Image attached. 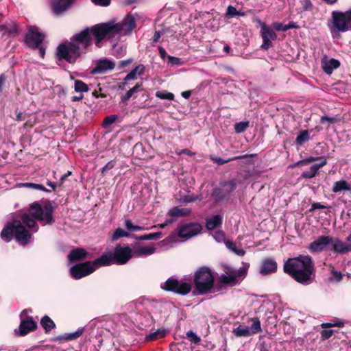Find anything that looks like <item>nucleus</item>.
Returning <instances> with one entry per match:
<instances>
[{
  "label": "nucleus",
  "mask_w": 351,
  "mask_h": 351,
  "mask_svg": "<svg viewBox=\"0 0 351 351\" xmlns=\"http://www.w3.org/2000/svg\"><path fill=\"white\" fill-rule=\"evenodd\" d=\"M115 67V64L112 61L105 59L99 60L96 66L93 69L92 73H104L107 71L112 70Z\"/></svg>",
  "instance_id": "21"
},
{
  "label": "nucleus",
  "mask_w": 351,
  "mask_h": 351,
  "mask_svg": "<svg viewBox=\"0 0 351 351\" xmlns=\"http://www.w3.org/2000/svg\"><path fill=\"white\" fill-rule=\"evenodd\" d=\"M16 230L15 239L16 241L22 245H27L32 237V234L21 223V221L15 220Z\"/></svg>",
  "instance_id": "16"
},
{
  "label": "nucleus",
  "mask_w": 351,
  "mask_h": 351,
  "mask_svg": "<svg viewBox=\"0 0 351 351\" xmlns=\"http://www.w3.org/2000/svg\"><path fill=\"white\" fill-rule=\"evenodd\" d=\"M25 119V115L21 111L16 110V121H21Z\"/></svg>",
  "instance_id": "64"
},
{
  "label": "nucleus",
  "mask_w": 351,
  "mask_h": 351,
  "mask_svg": "<svg viewBox=\"0 0 351 351\" xmlns=\"http://www.w3.org/2000/svg\"><path fill=\"white\" fill-rule=\"evenodd\" d=\"M114 167V162L113 160L108 162L102 169L101 173L105 175V173L112 169Z\"/></svg>",
  "instance_id": "59"
},
{
  "label": "nucleus",
  "mask_w": 351,
  "mask_h": 351,
  "mask_svg": "<svg viewBox=\"0 0 351 351\" xmlns=\"http://www.w3.org/2000/svg\"><path fill=\"white\" fill-rule=\"evenodd\" d=\"M125 227L129 230V231H132V230L134 228V224L132 221V220L130 219H125Z\"/></svg>",
  "instance_id": "63"
},
{
  "label": "nucleus",
  "mask_w": 351,
  "mask_h": 351,
  "mask_svg": "<svg viewBox=\"0 0 351 351\" xmlns=\"http://www.w3.org/2000/svg\"><path fill=\"white\" fill-rule=\"evenodd\" d=\"M278 265L275 260L271 258H266L262 261L260 273L263 275H267L275 273L277 271Z\"/></svg>",
  "instance_id": "19"
},
{
  "label": "nucleus",
  "mask_w": 351,
  "mask_h": 351,
  "mask_svg": "<svg viewBox=\"0 0 351 351\" xmlns=\"http://www.w3.org/2000/svg\"><path fill=\"white\" fill-rule=\"evenodd\" d=\"M247 270L246 267H242L237 270L231 271L229 275H221L220 281L223 285H236L238 282L239 278L246 276Z\"/></svg>",
  "instance_id": "15"
},
{
  "label": "nucleus",
  "mask_w": 351,
  "mask_h": 351,
  "mask_svg": "<svg viewBox=\"0 0 351 351\" xmlns=\"http://www.w3.org/2000/svg\"><path fill=\"white\" fill-rule=\"evenodd\" d=\"M40 325L45 330V333H49L56 328L54 322L48 316L44 315L40 319Z\"/></svg>",
  "instance_id": "29"
},
{
  "label": "nucleus",
  "mask_w": 351,
  "mask_h": 351,
  "mask_svg": "<svg viewBox=\"0 0 351 351\" xmlns=\"http://www.w3.org/2000/svg\"><path fill=\"white\" fill-rule=\"evenodd\" d=\"M271 26L276 31L286 32L288 30L287 25H284L280 22H274Z\"/></svg>",
  "instance_id": "54"
},
{
  "label": "nucleus",
  "mask_w": 351,
  "mask_h": 351,
  "mask_svg": "<svg viewBox=\"0 0 351 351\" xmlns=\"http://www.w3.org/2000/svg\"><path fill=\"white\" fill-rule=\"evenodd\" d=\"M0 31H4L9 34H12L18 32V27L14 22L10 21L6 22L5 24L1 25Z\"/></svg>",
  "instance_id": "32"
},
{
  "label": "nucleus",
  "mask_w": 351,
  "mask_h": 351,
  "mask_svg": "<svg viewBox=\"0 0 351 351\" xmlns=\"http://www.w3.org/2000/svg\"><path fill=\"white\" fill-rule=\"evenodd\" d=\"M129 236H130L129 232L125 231L124 230H123L121 228H118L114 232L112 237V239L113 241H116V240L120 239L121 237H127Z\"/></svg>",
  "instance_id": "46"
},
{
  "label": "nucleus",
  "mask_w": 351,
  "mask_h": 351,
  "mask_svg": "<svg viewBox=\"0 0 351 351\" xmlns=\"http://www.w3.org/2000/svg\"><path fill=\"white\" fill-rule=\"evenodd\" d=\"M162 233L161 232H153L141 236H137L134 234L132 235V237L137 241L160 239L162 238Z\"/></svg>",
  "instance_id": "31"
},
{
  "label": "nucleus",
  "mask_w": 351,
  "mask_h": 351,
  "mask_svg": "<svg viewBox=\"0 0 351 351\" xmlns=\"http://www.w3.org/2000/svg\"><path fill=\"white\" fill-rule=\"evenodd\" d=\"M75 91L80 93L88 92L89 88L88 85L80 80H75L74 83Z\"/></svg>",
  "instance_id": "38"
},
{
  "label": "nucleus",
  "mask_w": 351,
  "mask_h": 351,
  "mask_svg": "<svg viewBox=\"0 0 351 351\" xmlns=\"http://www.w3.org/2000/svg\"><path fill=\"white\" fill-rule=\"evenodd\" d=\"M323 160H326L325 158L324 157H313V156H310L308 158H306L305 159H303V160H299L298 162H297V165L298 166H304V165H309L311 164V162H315V161H317V160H321L323 161Z\"/></svg>",
  "instance_id": "42"
},
{
  "label": "nucleus",
  "mask_w": 351,
  "mask_h": 351,
  "mask_svg": "<svg viewBox=\"0 0 351 351\" xmlns=\"http://www.w3.org/2000/svg\"><path fill=\"white\" fill-rule=\"evenodd\" d=\"M193 284L198 294L203 295L210 292L215 285V278L211 269L206 266L199 267L194 274Z\"/></svg>",
  "instance_id": "5"
},
{
  "label": "nucleus",
  "mask_w": 351,
  "mask_h": 351,
  "mask_svg": "<svg viewBox=\"0 0 351 351\" xmlns=\"http://www.w3.org/2000/svg\"><path fill=\"white\" fill-rule=\"evenodd\" d=\"M23 186L28 187V188H31L32 189L40 190V191H43L45 192H50L51 191L50 190L46 189L43 184H40L26 182V183L23 184Z\"/></svg>",
  "instance_id": "47"
},
{
  "label": "nucleus",
  "mask_w": 351,
  "mask_h": 351,
  "mask_svg": "<svg viewBox=\"0 0 351 351\" xmlns=\"http://www.w3.org/2000/svg\"><path fill=\"white\" fill-rule=\"evenodd\" d=\"M160 288L165 291L173 292L178 295H185L191 291L192 284L182 280L180 281L177 278L171 277L163 284H161Z\"/></svg>",
  "instance_id": "10"
},
{
  "label": "nucleus",
  "mask_w": 351,
  "mask_h": 351,
  "mask_svg": "<svg viewBox=\"0 0 351 351\" xmlns=\"http://www.w3.org/2000/svg\"><path fill=\"white\" fill-rule=\"evenodd\" d=\"M329 267L330 268V275L328 277V281L330 282H341L343 279L342 273L335 269L332 265H329Z\"/></svg>",
  "instance_id": "33"
},
{
  "label": "nucleus",
  "mask_w": 351,
  "mask_h": 351,
  "mask_svg": "<svg viewBox=\"0 0 351 351\" xmlns=\"http://www.w3.org/2000/svg\"><path fill=\"white\" fill-rule=\"evenodd\" d=\"M88 255V252L84 248L76 247L70 251L67 258L71 263H76L85 260Z\"/></svg>",
  "instance_id": "20"
},
{
  "label": "nucleus",
  "mask_w": 351,
  "mask_h": 351,
  "mask_svg": "<svg viewBox=\"0 0 351 351\" xmlns=\"http://www.w3.org/2000/svg\"><path fill=\"white\" fill-rule=\"evenodd\" d=\"M258 22L261 25V34L263 39V43L261 47L262 49L267 51L273 46L272 40L276 39L277 35L271 27L259 19Z\"/></svg>",
  "instance_id": "13"
},
{
  "label": "nucleus",
  "mask_w": 351,
  "mask_h": 351,
  "mask_svg": "<svg viewBox=\"0 0 351 351\" xmlns=\"http://www.w3.org/2000/svg\"><path fill=\"white\" fill-rule=\"evenodd\" d=\"M250 156V155H247V154H245V155H243V156H237V157H234L233 158H230V159H227V160H224L220 157H217V156H210V160L214 162L215 163L219 165H223L225 163H227L230 161H232V160H237V159H242V158H248Z\"/></svg>",
  "instance_id": "36"
},
{
  "label": "nucleus",
  "mask_w": 351,
  "mask_h": 351,
  "mask_svg": "<svg viewBox=\"0 0 351 351\" xmlns=\"http://www.w3.org/2000/svg\"><path fill=\"white\" fill-rule=\"evenodd\" d=\"M98 346V351H114V344L106 339L100 341Z\"/></svg>",
  "instance_id": "40"
},
{
  "label": "nucleus",
  "mask_w": 351,
  "mask_h": 351,
  "mask_svg": "<svg viewBox=\"0 0 351 351\" xmlns=\"http://www.w3.org/2000/svg\"><path fill=\"white\" fill-rule=\"evenodd\" d=\"M55 207L51 201L47 200L43 206L38 202L32 203L29 208V214L24 213L21 217V222L29 228L38 229L36 220L39 221L43 225H51L54 222L53 213Z\"/></svg>",
  "instance_id": "3"
},
{
  "label": "nucleus",
  "mask_w": 351,
  "mask_h": 351,
  "mask_svg": "<svg viewBox=\"0 0 351 351\" xmlns=\"http://www.w3.org/2000/svg\"><path fill=\"white\" fill-rule=\"evenodd\" d=\"M191 210L189 208H180L178 206L169 210L168 215L173 217H186L191 214Z\"/></svg>",
  "instance_id": "28"
},
{
  "label": "nucleus",
  "mask_w": 351,
  "mask_h": 351,
  "mask_svg": "<svg viewBox=\"0 0 351 351\" xmlns=\"http://www.w3.org/2000/svg\"><path fill=\"white\" fill-rule=\"evenodd\" d=\"M92 1L98 5L108 6L110 3V0H92Z\"/></svg>",
  "instance_id": "60"
},
{
  "label": "nucleus",
  "mask_w": 351,
  "mask_h": 351,
  "mask_svg": "<svg viewBox=\"0 0 351 351\" xmlns=\"http://www.w3.org/2000/svg\"><path fill=\"white\" fill-rule=\"evenodd\" d=\"M21 322L19 326V331L16 332L19 336H25L37 329V323L31 316H25V318H20Z\"/></svg>",
  "instance_id": "14"
},
{
  "label": "nucleus",
  "mask_w": 351,
  "mask_h": 351,
  "mask_svg": "<svg viewBox=\"0 0 351 351\" xmlns=\"http://www.w3.org/2000/svg\"><path fill=\"white\" fill-rule=\"evenodd\" d=\"M328 25L332 36L351 31V9L345 12L335 10L331 13V19Z\"/></svg>",
  "instance_id": "6"
},
{
  "label": "nucleus",
  "mask_w": 351,
  "mask_h": 351,
  "mask_svg": "<svg viewBox=\"0 0 351 351\" xmlns=\"http://www.w3.org/2000/svg\"><path fill=\"white\" fill-rule=\"evenodd\" d=\"M214 238L215 239V240L217 241L221 242V241L225 240V234L223 233V231L218 230V231L215 232Z\"/></svg>",
  "instance_id": "58"
},
{
  "label": "nucleus",
  "mask_w": 351,
  "mask_h": 351,
  "mask_svg": "<svg viewBox=\"0 0 351 351\" xmlns=\"http://www.w3.org/2000/svg\"><path fill=\"white\" fill-rule=\"evenodd\" d=\"M133 60L132 58L121 60L119 64V67L120 69L124 68L127 66L128 64H131Z\"/></svg>",
  "instance_id": "62"
},
{
  "label": "nucleus",
  "mask_w": 351,
  "mask_h": 351,
  "mask_svg": "<svg viewBox=\"0 0 351 351\" xmlns=\"http://www.w3.org/2000/svg\"><path fill=\"white\" fill-rule=\"evenodd\" d=\"M283 271L298 283L305 286L314 282L316 273L313 258L303 254L285 261Z\"/></svg>",
  "instance_id": "2"
},
{
  "label": "nucleus",
  "mask_w": 351,
  "mask_h": 351,
  "mask_svg": "<svg viewBox=\"0 0 351 351\" xmlns=\"http://www.w3.org/2000/svg\"><path fill=\"white\" fill-rule=\"evenodd\" d=\"M310 140L309 132L308 130H300L295 139V143L297 145H302L306 142Z\"/></svg>",
  "instance_id": "34"
},
{
  "label": "nucleus",
  "mask_w": 351,
  "mask_h": 351,
  "mask_svg": "<svg viewBox=\"0 0 351 351\" xmlns=\"http://www.w3.org/2000/svg\"><path fill=\"white\" fill-rule=\"evenodd\" d=\"M167 334L165 329H158L156 331L150 333L145 337L146 341H154L164 337Z\"/></svg>",
  "instance_id": "37"
},
{
  "label": "nucleus",
  "mask_w": 351,
  "mask_h": 351,
  "mask_svg": "<svg viewBox=\"0 0 351 351\" xmlns=\"http://www.w3.org/2000/svg\"><path fill=\"white\" fill-rule=\"evenodd\" d=\"M240 14V11H237V9L232 5H229L227 8L226 15L229 18L234 17Z\"/></svg>",
  "instance_id": "53"
},
{
  "label": "nucleus",
  "mask_w": 351,
  "mask_h": 351,
  "mask_svg": "<svg viewBox=\"0 0 351 351\" xmlns=\"http://www.w3.org/2000/svg\"><path fill=\"white\" fill-rule=\"evenodd\" d=\"M15 220L11 223H8L1 232V238L5 242H10L14 235L16 230Z\"/></svg>",
  "instance_id": "22"
},
{
  "label": "nucleus",
  "mask_w": 351,
  "mask_h": 351,
  "mask_svg": "<svg viewBox=\"0 0 351 351\" xmlns=\"http://www.w3.org/2000/svg\"><path fill=\"white\" fill-rule=\"evenodd\" d=\"M101 23L95 25L90 28L86 27L80 32L73 35L70 41L61 43L57 47L56 56L60 61L64 60L69 64H75L76 61L86 53L88 48L93 45V36L95 39L97 45L102 40H98L95 35L96 27H99Z\"/></svg>",
  "instance_id": "1"
},
{
  "label": "nucleus",
  "mask_w": 351,
  "mask_h": 351,
  "mask_svg": "<svg viewBox=\"0 0 351 351\" xmlns=\"http://www.w3.org/2000/svg\"><path fill=\"white\" fill-rule=\"evenodd\" d=\"M6 80H7V77L5 75V73H1L0 75V95L2 93L3 87L5 85Z\"/></svg>",
  "instance_id": "61"
},
{
  "label": "nucleus",
  "mask_w": 351,
  "mask_h": 351,
  "mask_svg": "<svg viewBox=\"0 0 351 351\" xmlns=\"http://www.w3.org/2000/svg\"><path fill=\"white\" fill-rule=\"evenodd\" d=\"M202 198L198 195H184L181 199V202L183 203L193 202L196 200H201Z\"/></svg>",
  "instance_id": "51"
},
{
  "label": "nucleus",
  "mask_w": 351,
  "mask_h": 351,
  "mask_svg": "<svg viewBox=\"0 0 351 351\" xmlns=\"http://www.w3.org/2000/svg\"><path fill=\"white\" fill-rule=\"evenodd\" d=\"M344 326V323L343 322H327V323H323L321 324V327L322 328H330L334 326L337 327H343Z\"/></svg>",
  "instance_id": "52"
},
{
  "label": "nucleus",
  "mask_w": 351,
  "mask_h": 351,
  "mask_svg": "<svg viewBox=\"0 0 351 351\" xmlns=\"http://www.w3.org/2000/svg\"><path fill=\"white\" fill-rule=\"evenodd\" d=\"M156 97L160 99L173 100L174 95L172 93H169L167 90L157 91L156 93Z\"/></svg>",
  "instance_id": "45"
},
{
  "label": "nucleus",
  "mask_w": 351,
  "mask_h": 351,
  "mask_svg": "<svg viewBox=\"0 0 351 351\" xmlns=\"http://www.w3.org/2000/svg\"><path fill=\"white\" fill-rule=\"evenodd\" d=\"M100 25L101 26L96 27L95 29L99 40H103L106 36H114L122 31L131 32L136 27V21L132 15L128 14L121 23L108 22L101 23Z\"/></svg>",
  "instance_id": "4"
},
{
  "label": "nucleus",
  "mask_w": 351,
  "mask_h": 351,
  "mask_svg": "<svg viewBox=\"0 0 351 351\" xmlns=\"http://www.w3.org/2000/svg\"><path fill=\"white\" fill-rule=\"evenodd\" d=\"M222 217L219 215H216L212 217L206 219V228L208 230H213L222 224Z\"/></svg>",
  "instance_id": "26"
},
{
  "label": "nucleus",
  "mask_w": 351,
  "mask_h": 351,
  "mask_svg": "<svg viewBox=\"0 0 351 351\" xmlns=\"http://www.w3.org/2000/svg\"><path fill=\"white\" fill-rule=\"evenodd\" d=\"M302 5V11H310L312 12L314 9V5L311 0H302L300 1Z\"/></svg>",
  "instance_id": "49"
},
{
  "label": "nucleus",
  "mask_w": 351,
  "mask_h": 351,
  "mask_svg": "<svg viewBox=\"0 0 351 351\" xmlns=\"http://www.w3.org/2000/svg\"><path fill=\"white\" fill-rule=\"evenodd\" d=\"M225 245L228 250L238 256H243L245 254V251L243 249H239L236 243L232 241L228 240L225 241Z\"/></svg>",
  "instance_id": "35"
},
{
  "label": "nucleus",
  "mask_w": 351,
  "mask_h": 351,
  "mask_svg": "<svg viewBox=\"0 0 351 351\" xmlns=\"http://www.w3.org/2000/svg\"><path fill=\"white\" fill-rule=\"evenodd\" d=\"M105 261L104 257H99L93 261L77 263L71 267V275L75 280L81 279L93 273L96 269L104 267L103 263Z\"/></svg>",
  "instance_id": "8"
},
{
  "label": "nucleus",
  "mask_w": 351,
  "mask_h": 351,
  "mask_svg": "<svg viewBox=\"0 0 351 351\" xmlns=\"http://www.w3.org/2000/svg\"><path fill=\"white\" fill-rule=\"evenodd\" d=\"M237 189V182L234 179L221 182L219 186L213 189L211 197L215 202L228 201L231 193Z\"/></svg>",
  "instance_id": "9"
},
{
  "label": "nucleus",
  "mask_w": 351,
  "mask_h": 351,
  "mask_svg": "<svg viewBox=\"0 0 351 351\" xmlns=\"http://www.w3.org/2000/svg\"><path fill=\"white\" fill-rule=\"evenodd\" d=\"M334 333V330H326L324 328V330H323L322 332H321V339L322 340H326V339H328Z\"/></svg>",
  "instance_id": "55"
},
{
  "label": "nucleus",
  "mask_w": 351,
  "mask_h": 351,
  "mask_svg": "<svg viewBox=\"0 0 351 351\" xmlns=\"http://www.w3.org/2000/svg\"><path fill=\"white\" fill-rule=\"evenodd\" d=\"M117 118V115L115 114L106 117L103 121L102 126L104 128H108L110 125L116 121Z\"/></svg>",
  "instance_id": "48"
},
{
  "label": "nucleus",
  "mask_w": 351,
  "mask_h": 351,
  "mask_svg": "<svg viewBox=\"0 0 351 351\" xmlns=\"http://www.w3.org/2000/svg\"><path fill=\"white\" fill-rule=\"evenodd\" d=\"M332 250L338 254H343L351 252V243H345L337 239L332 243Z\"/></svg>",
  "instance_id": "24"
},
{
  "label": "nucleus",
  "mask_w": 351,
  "mask_h": 351,
  "mask_svg": "<svg viewBox=\"0 0 351 351\" xmlns=\"http://www.w3.org/2000/svg\"><path fill=\"white\" fill-rule=\"evenodd\" d=\"M100 257L106 259L103 263L104 266H108L112 263L117 265H124L127 263L132 257V250L129 246H121L117 245L114 250V252L104 253Z\"/></svg>",
  "instance_id": "7"
},
{
  "label": "nucleus",
  "mask_w": 351,
  "mask_h": 351,
  "mask_svg": "<svg viewBox=\"0 0 351 351\" xmlns=\"http://www.w3.org/2000/svg\"><path fill=\"white\" fill-rule=\"evenodd\" d=\"M340 66V62L338 60L331 58L328 61H324L322 63V67L326 74H331L333 71Z\"/></svg>",
  "instance_id": "25"
},
{
  "label": "nucleus",
  "mask_w": 351,
  "mask_h": 351,
  "mask_svg": "<svg viewBox=\"0 0 351 351\" xmlns=\"http://www.w3.org/2000/svg\"><path fill=\"white\" fill-rule=\"evenodd\" d=\"M234 333L237 337H249L252 334L249 327L241 325L234 330Z\"/></svg>",
  "instance_id": "39"
},
{
  "label": "nucleus",
  "mask_w": 351,
  "mask_h": 351,
  "mask_svg": "<svg viewBox=\"0 0 351 351\" xmlns=\"http://www.w3.org/2000/svg\"><path fill=\"white\" fill-rule=\"evenodd\" d=\"M145 67L143 64H140L137 65L134 69H132L127 75L125 77V81H129L130 80H135L137 78V75H143L145 72Z\"/></svg>",
  "instance_id": "27"
},
{
  "label": "nucleus",
  "mask_w": 351,
  "mask_h": 351,
  "mask_svg": "<svg viewBox=\"0 0 351 351\" xmlns=\"http://www.w3.org/2000/svg\"><path fill=\"white\" fill-rule=\"evenodd\" d=\"M155 252V248L153 247H148V246H141L139 247L136 250V253L138 256L142 255H150L154 254Z\"/></svg>",
  "instance_id": "41"
},
{
  "label": "nucleus",
  "mask_w": 351,
  "mask_h": 351,
  "mask_svg": "<svg viewBox=\"0 0 351 351\" xmlns=\"http://www.w3.org/2000/svg\"><path fill=\"white\" fill-rule=\"evenodd\" d=\"M202 230V225L197 222L180 224L177 228L178 237L185 239H189L199 234Z\"/></svg>",
  "instance_id": "12"
},
{
  "label": "nucleus",
  "mask_w": 351,
  "mask_h": 351,
  "mask_svg": "<svg viewBox=\"0 0 351 351\" xmlns=\"http://www.w3.org/2000/svg\"><path fill=\"white\" fill-rule=\"evenodd\" d=\"M142 83H137L134 87L128 90L125 95L121 97V102L126 103L134 93L142 90Z\"/></svg>",
  "instance_id": "30"
},
{
  "label": "nucleus",
  "mask_w": 351,
  "mask_h": 351,
  "mask_svg": "<svg viewBox=\"0 0 351 351\" xmlns=\"http://www.w3.org/2000/svg\"><path fill=\"white\" fill-rule=\"evenodd\" d=\"M187 339L192 343L197 344L200 342L201 339L193 330H189L186 334Z\"/></svg>",
  "instance_id": "50"
},
{
  "label": "nucleus",
  "mask_w": 351,
  "mask_h": 351,
  "mask_svg": "<svg viewBox=\"0 0 351 351\" xmlns=\"http://www.w3.org/2000/svg\"><path fill=\"white\" fill-rule=\"evenodd\" d=\"M326 165L327 160H323V161L320 162L319 163L314 164L310 167L309 170L303 171L302 173V177L306 179H311L316 176L318 170L320 168Z\"/></svg>",
  "instance_id": "23"
},
{
  "label": "nucleus",
  "mask_w": 351,
  "mask_h": 351,
  "mask_svg": "<svg viewBox=\"0 0 351 351\" xmlns=\"http://www.w3.org/2000/svg\"><path fill=\"white\" fill-rule=\"evenodd\" d=\"M333 242L332 237L330 236H320L316 240L311 242L308 250L311 253L320 252L325 250L326 246Z\"/></svg>",
  "instance_id": "17"
},
{
  "label": "nucleus",
  "mask_w": 351,
  "mask_h": 351,
  "mask_svg": "<svg viewBox=\"0 0 351 351\" xmlns=\"http://www.w3.org/2000/svg\"><path fill=\"white\" fill-rule=\"evenodd\" d=\"M328 207L319 203V202H314L311 204V208L309 209V211L310 212H313L314 210H317V209H324V208H327ZM329 208L330 207H328Z\"/></svg>",
  "instance_id": "57"
},
{
  "label": "nucleus",
  "mask_w": 351,
  "mask_h": 351,
  "mask_svg": "<svg viewBox=\"0 0 351 351\" xmlns=\"http://www.w3.org/2000/svg\"><path fill=\"white\" fill-rule=\"evenodd\" d=\"M249 121H241L236 123L234 125L235 132L237 134L244 132L249 127Z\"/></svg>",
  "instance_id": "44"
},
{
  "label": "nucleus",
  "mask_w": 351,
  "mask_h": 351,
  "mask_svg": "<svg viewBox=\"0 0 351 351\" xmlns=\"http://www.w3.org/2000/svg\"><path fill=\"white\" fill-rule=\"evenodd\" d=\"M74 0H53L51 7L54 14L59 16L67 10L73 4Z\"/></svg>",
  "instance_id": "18"
},
{
  "label": "nucleus",
  "mask_w": 351,
  "mask_h": 351,
  "mask_svg": "<svg viewBox=\"0 0 351 351\" xmlns=\"http://www.w3.org/2000/svg\"><path fill=\"white\" fill-rule=\"evenodd\" d=\"M339 121V119L337 117H330L326 115L322 116L320 118V122L322 123H324L325 121H328L331 123H337Z\"/></svg>",
  "instance_id": "56"
},
{
  "label": "nucleus",
  "mask_w": 351,
  "mask_h": 351,
  "mask_svg": "<svg viewBox=\"0 0 351 351\" xmlns=\"http://www.w3.org/2000/svg\"><path fill=\"white\" fill-rule=\"evenodd\" d=\"M45 37V35L40 32L37 27L29 26L25 36L24 42L29 48L36 49L41 45Z\"/></svg>",
  "instance_id": "11"
},
{
  "label": "nucleus",
  "mask_w": 351,
  "mask_h": 351,
  "mask_svg": "<svg viewBox=\"0 0 351 351\" xmlns=\"http://www.w3.org/2000/svg\"><path fill=\"white\" fill-rule=\"evenodd\" d=\"M252 324L250 327V332L252 334H256L262 330L261 326V322L258 317L252 319Z\"/></svg>",
  "instance_id": "43"
}]
</instances>
